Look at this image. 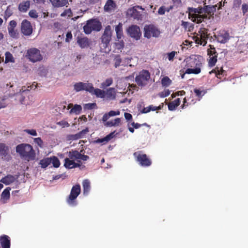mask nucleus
<instances>
[{"mask_svg": "<svg viewBox=\"0 0 248 248\" xmlns=\"http://www.w3.org/2000/svg\"><path fill=\"white\" fill-rule=\"evenodd\" d=\"M30 2L29 0L23 1L18 5V10L21 12H26L29 9Z\"/></svg>", "mask_w": 248, "mask_h": 248, "instance_id": "5701e85b", "label": "nucleus"}, {"mask_svg": "<svg viewBox=\"0 0 248 248\" xmlns=\"http://www.w3.org/2000/svg\"><path fill=\"white\" fill-rule=\"evenodd\" d=\"M114 61L115 67L117 68L119 66L122 62V59L120 56L119 55H116L114 58Z\"/></svg>", "mask_w": 248, "mask_h": 248, "instance_id": "a18cd8bd", "label": "nucleus"}, {"mask_svg": "<svg viewBox=\"0 0 248 248\" xmlns=\"http://www.w3.org/2000/svg\"><path fill=\"white\" fill-rule=\"evenodd\" d=\"M144 37L147 38H150L152 37H157L160 34L158 29L152 24L145 25L144 28Z\"/></svg>", "mask_w": 248, "mask_h": 248, "instance_id": "1a4fd4ad", "label": "nucleus"}, {"mask_svg": "<svg viewBox=\"0 0 248 248\" xmlns=\"http://www.w3.org/2000/svg\"><path fill=\"white\" fill-rule=\"evenodd\" d=\"M89 132L88 128L86 127L85 129L81 130L76 134L69 135L67 136L69 140H75L83 138L85 135Z\"/></svg>", "mask_w": 248, "mask_h": 248, "instance_id": "a211bd4d", "label": "nucleus"}, {"mask_svg": "<svg viewBox=\"0 0 248 248\" xmlns=\"http://www.w3.org/2000/svg\"><path fill=\"white\" fill-rule=\"evenodd\" d=\"M102 24L97 19H91L87 21L83 26V31L86 34H90L92 31H99L102 29Z\"/></svg>", "mask_w": 248, "mask_h": 248, "instance_id": "7ed1b4c3", "label": "nucleus"}, {"mask_svg": "<svg viewBox=\"0 0 248 248\" xmlns=\"http://www.w3.org/2000/svg\"><path fill=\"white\" fill-rule=\"evenodd\" d=\"M209 73L210 74L212 73H215L216 76L219 79H221L223 77L226 75V71L224 70L222 67H217L210 72Z\"/></svg>", "mask_w": 248, "mask_h": 248, "instance_id": "aec40b11", "label": "nucleus"}, {"mask_svg": "<svg viewBox=\"0 0 248 248\" xmlns=\"http://www.w3.org/2000/svg\"><path fill=\"white\" fill-rule=\"evenodd\" d=\"M52 5L56 7L65 6L68 3V0H49Z\"/></svg>", "mask_w": 248, "mask_h": 248, "instance_id": "cd10ccee", "label": "nucleus"}, {"mask_svg": "<svg viewBox=\"0 0 248 248\" xmlns=\"http://www.w3.org/2000/svg\"><path fill=\"white\" fill-rule=\"evenodd\" d=\"M166 11V7L164 6H162L159 8L157 13L160 15H163L165 14Z\"/></svg>", "mask_w": 248, "mask_h": 248, "instance_id": "6e6d98bb", "label": "nucleus"}, {"mask_svg": "<svg viewBox=\"0 0 248 248\" xmlns=\"http://www.w3.org/2000/svg\"><path fill=\"white\" fill-rule=\"evenodd\" d=\"M135 160L139 164L143 167H148L152 164L151 158L142 151H138L133 154Z\"/></svg>", "mask_w": 248, "mask_h": 248, "instance_id": "20e7f679", "label": "nucleus"}, {"mask_svg": "<svg viewBox=\"0 0 248 248\" xmlns=\"http://www.w3.org/2000/svg\"><path fill=\"white\" fill-rule=\"evenodd\" d=\"M115 7V3L113 0H108L104 6V9L105 11L109 12L114 9Z\"/></svg>", "mask_w": 248, "mask_h": 248, "instance_id": "7c9ffc66", "label": "nucleus"}, {"mask_svg": "<svg viewBox=\"0 0 248 248\" xmlns=\"http://www.w3.org/2000/svg\"><path fill=\"white\" fill-rule=\"evenodd\" d=\"M26 57L30 61L32 62H39L43 59V56L40 53V51L36 48H31L28 49Z\"/></svg>", "mask_w": 248, "mask_h": 248, "instance_id": "0eeeda50", "label": "nucleus"}, {"mask_svg": "<svg viewBox=\"0 0 248 248\" xmlns=\"http://www.w3.org/2000/svg\"><path fill=\"white\" fill-rule=\"evenodd\" d=\"M24 132H25L26 133H28V134H30L31 135L33 136H36L37 135V132L36 130L35 129H25Z\"/></svg>", "mask_w": 248, "mask_h": 248, "instance_id": "3c124183", "label": "nucleus"}, {"mask_svg": "<svg viewBox=\"0 0 248 248\" xmlns=\"http://www.w3.org/2000/svg\"><path fill=\"white\" fill-rule=\"evenodd\" d=\"M120 112L119 110H117V111L110 110V111H109L108 113L109 117L116 116V115H119L120 114Z\"/></svg>", "mask_w": 248, "mask_h": 248, "instance_id": "5fc2aeb1", "label": "nucleus"}, {"mask_svg": "<svg viewBox=\"0 0 248 248\" xmlns=\"http://www.w3.org/2000/svg\"><path fill=\"white\" fill-rule=\"evenodd\" d=\"M193 21L197 23H201L208 18V15L206 14H193L192 15Z\"/></svg>", "mask_w": 248, "mask_h": 248, "instance_id": "4be33fe9", "label": "nucleus"}, {"mask_svg": "<svg viewBox=\"0 0 248 248\" xmlns=\"http://www.w3.org/2000/svg\"><path fill=\"white\" fill-rule=\"evenodd\" d=\"M121 123V119L117 118L113 121L106 122L104 125L108 127L118 126Z\"/></svg>", "mask_w": 248, "mask_h": 248, "instance_id": "c9c22d12", "label": "nucleus"}, {"mask_svg": "<svg viewBox=\"0 0 248 248\" xmlns=\"http://www.w3.org/2000/svg\"><path fill=\"white\" fill-rule=\"evenodd\" d=\"M137 8L143 10V9L141 6H138L133 7V8L128 9V14L134 19L139 20L142 18V14L140 12L137 10Z\"/></svg>", "mask_w": 248, "mask_h": 248, "instance_id": "f3484780", "label": "nucleus"}, {"mask_svg": "<svg viewBox=\"0 0 248 248\" xmlns=\"http://www.w3.org/2000/svg\"><path fill=\"white\" fill-rule=\"evenodd\" d=\"M72 34L71 32H70V31L68 32L66 35L65 41L66 42H69L70 41V40L72 39Z\"/></svg>", "mask_w": 248, "mask_h": 248, "instance_id": "680f3d73", "label": "nucleus"}, {"mask_svg": "<svg viewBox=\"0 0 248 248\" xmlns=\"http://www.w3.org/2000/svg\"><path fill=\"white\" fill-rule=\"evenodd\" d=\"M171 83V80L168 77H165L161 79V84L163 87H167Z\"/></svg>", "mask_w": 248, "mask_h": 248, "instance_id": "ea45409f", "label": "nucleus"}, {"mask_svg": "<svg viewBox=\"0 0 248 248\" xmlns=\"http://www.w3.org/2000/svg\"><path fill=\"white\" fill-rule=\"evenodd\" d=\"M0 156L3 160L7 161L11 158L9 154V148L6 144L0 143Z\"/></svg>", "mask_w": 248, "mask_h": 248, "instance_id": "ddd939ff", "label": "nucleus"}, {"mask_svg": "<svg viewBox=\"0 0 248 248\" xmlns=\"http://www.w3.org/2000/svg\"><path fill=\"white\" fill-rule=\"evenodd\" d=\"M163 104H162V105H160L159 106H154L153 105H150L149 108L150 109V111H155V110H158L162 109L163 107Z\"/></svg>", "mask_w": 248, "mask_h": 248, "instance_id": "09e8293b", "label": "nucleus"}, {"mask_svg": "<svg viewBox=\"0 0 248 248\" xmlns=\"http://www.w3.org/2000/svg\"><path fill=\"white\" fill-rule=\"evenodd\" d=\"M34 142L40 147H42L43 146V141L41 138H34Z\"/></svg>", "mask_w": 248, "mask_h": 248, "instance_id": "8fccbe9b", "label": "nucleus"}, {"mask_svg": "<svg viewBox=\"0 0 248 248\" xmlns=\"http://www.w3.org/2000/svg\"><path fill=\"white\" fill-rule=\"evenodd\" d=\"M16 22L15 20H11L9 22V25L8 29H15L16 26Z\"/></svg>", "mask_w": 248, "mask_h": 248, "instance_id": "4d7b16f0", "label": "nucleus"}, {"mask_svg": "<svg viewBox=\"0 0 248 248\" xmlns=\"http://www.w3.org/2000/svg\"><path fill=\"white\" fill-rule=\"evenodd\" d=\"M82 110V107L80 105H75L73 108L70 110V113H74L76 114H79Z\"/></svg>", "mask_w": 248, "mask_h": 248, "instance_id": "58836bf2", "label": "nucleus"}, {"mask_svg": "<svg viewBox=\"0 0 248 248\" xmlns=\"http://www.w3.org/2000/svg\"><path fill=\"white\" fill-rule=\"evenodd\" d=\"M50 157L51 163L53 164V166L55 168H58L60 165V162L58 158L55 156H53Z\"/></svg>", "mask_w": 248, "mask_h": 248, "instance_id": "a19ab883", "label": "nucleus"}, {"mask_svg": "<svg viewBox=\"0 0 248 248\" xmlns=\"http://www.w3.org/2000/svg\"><path fill=\"white\" fill-rule=\"evenodd\" d=\"M177 53L176 51H172L171 52L168 54V58L169 61H173L175 57V54Z\"/></svg>", "mask_w": 248, "mask_h": 248, "instance_id": "603ef678", "label": "nucleus"}, {"mask_svg": "<svg viewBox=\"0 0 248 248\" xmlns=\"http://www.w3.org/2000/svg\"><path fill=\"white\" fill-rule=\"evenodd\" d=\"M15 180V177L11 175H7L4 177L2 178L0 182L3 184L8 185L13 183Z\"/></svg>", "mask_w": 248, "mask_h": 248, "instance_id": "c85d7f7f", "label": "nucleus"}, {"mask_svg": "<svg viewBox=\"0 0 248 248\" xmlns=\"http://www.w3.org/2000/svg\"><path fill=\"white\" fill-rule=\"evenodd\" d=\"M91 94H94L96 96V97L101 98H104L105 97V91L98 88H93V91Z\"/></svg>", "mask_w": 248, "mask_h": 248, "instance_id": "72a5a7b5", "label": "nucleus"}, {"mask_svg": "<svg viewBox=\"0 0 248 248\" xmlns=\"http://www.w3.org/2000/svg\"><path fill=\"white\" fill-rule=\"evenodd\" d=\"M194 92L195 93L196 95L198 97H200L202 95V91H201L199 89H195L194 90Z\"/></svg>", "mask_w": 248, "mask_h": 248, "instance_id": "338daca9", "label": "nucleus"}, {"mask_svg": "<svg viewBox=\"0 0 248 248\" xmlns=\"http://www.w3.org/2000/svg\"><path fill=\"white\" fill-rule=\"evenodd\" d=\"M170 94V91L169 90H165L159 93V96L161 98H164L169 96Z\"/></svg>", "mask_w": 248, "mask_h": 248, "instance_id": "de8ad7c7", "label": "nucleus"}, {"mask_svg": "<svg viewBox=\"0 0 248 248\" xmlns=\"http://www.w3.org/2000/svg\"><path fill=\"white\" fill-rule=\"evenodd\" d=\"M15 62L14 58L13 55L9 52H6L5 53V62L8 63L9 62Z\"/></svg>", "mask_w": 248, "mask_h": 248, "instance_id": "79ce46f5", "label": "nucleus"}, {"mask_svg": "<svg viewBox=\"0 0 248 248\" xmlns=\"http://www.w3.org/2000/svg\"><path fill=\"white\" fill-rule=\"evenodd\" d=\"M150 112V109L149 106L147 107L144 108L140 112L141 113H147L148 112Z\"/></svg>", "mask_w": 248, "mask_h": 248, "instance_id": "774afa93", "label": "nucleus"}, {"mask_svg": "<svg viewBox=\"0 0 248 248\" xmlns=\"http://www.w3.org/2000/svg\"><path fill=\"white\" fill-rule=\"evenodd\" d=\"M74 89L76 92L83 91V82H79L75 83L74 85Z\"/></svg>", "mask_w": 248, "mask_h": 248, "instance_id": "37998d69", "label": "nucleus"}, {"mask_svg": "<svg viewBox=\"0 0 248 248\" xmlns=\"http://www.w3.org/2000/svg\"><path fill=\"white\" fill-rule=\"evenodd\" d=\"M80 165L75 163L74 160H70L69 157L64 159V166L67 169H73L79 167Z\"/></svg>", "mask_w": 248, "mask_h": 248, "instance_id": "412c9836", "label": "nucleus"}, {"mask_svg": "<svg viewBox=\"0 0 248 248\" xmlns=\"http://www.w3.org/2000/svg\"><path fill=\"white\" fill-rule=\"evenodd\" d=\"M131 125L133 126L134 128L138 129L140 128L141 125H147V124L146 123H144L143 124H141L139 123L133 122L131 123Z\"/></svg>", "mask_w": 248, "mask_h": 248, "instance_id": "bf43d9fd", "label": "nucleus"}, {"mask_svg": "<svg viewBox=\"0 0 248 248\" xmlns=\"http://www.w3.org/2000/svg\"><path fill=\"white\" fill-rule=\"evenodd\" d=\"M116 93L114 88H109L105 91V97L107 99H114L115 98Z\"/></svg>", "mask_w": 248, "mask_h": 248, "instance_id": "a878e982", "label": "nucleus"}, {"mask_svg": "<svg viewBox=\"0 0 248 248\" xmlns=\"http://www.w3.org/2000/svg\"><path fill=\"white\" fill-rule=\"evenodd\" d=\"M0 244L2 248H10L11 240L9 236L5 234L0 236Z\"/></svg>", "mask_w": 248, "mask_h": 248, "instance_id": "6ab92c4d", "label": "nucleus"}, {"mask_svg": "<svg viewBox=\"0 0 248 248\" xmlns=\"http://www.w3.org/2000/svg\"><path fill=\"white\" fill-rule=\"evenodd\" d=\"M186 65L187 67H193L194 68H187L186 71V73L198 74L201 71V67L202 63L199 59L196 58V56H193L190 57L186 61Z\"/></svg>", "mask_w": 248, "mask_h": 248, "instance_id": "f03ea898", "label": "nucleus"}, {"mask_svg": "<svg viewBox=\"0 0 248 248\" xmlns=\"http://www.w3.org/2000/svg\"><path fill=\"white\" fill-rule=\"evenodd\" d=\"M81 192L80 186L79 184L74 186L71 190L70 195L66 199L67 202L71 206L77 204L76 200Z\"/></svg>", "mask_w": 248, "mask_h": 248, "instance_id": "423d86ee", "label": "nucleus"}, {"mask_svg": "<svg viewBox=\"0 0 248 248\" xmlns=\"http://www.w3.org/2000/svg\"><path fill=\"white\" fill-rule=\"evenodd\" d=\"M113 82V79L111 78H108L106 80L101 83L102 87L106 88L112 84Z\"/></svg>", "mask_w": 248, "mask_h": 248, "instance_id": "c03bdc74", "label": "nucleus"}, {"mask_svg": "<svg viewBox=\"0 0 248 248\" xmlns=\"http://www.w3.org/2000/svg\"><path fill=\"white\" fill-rule=\"evenodd\" d=\"M83 188V194L86 195L88 194L90 190L91 186L90 181L87 180H83L82 182Z\"/></svg>", "mask_w": 248, "mask_h": 248, "instance_id": "473e14b6", "label": "nucleus"}, {"mask_svg": "<svg viewBox=\"0 0 248 248\" xmlns=\"http://www.w3.org/2000/svg\"><path fill=\"white\" fill-rule=\"evenodd\" d=\"M242 2V0H234L233 6L235 7H239Z\"/></svg>", "mask_w": 248, "mask_h": 248, "instance_id": "0e129e2a", "label": "nucleus"}, {"mask_svg": "<svg viewBox=\"0 0 248 248\" xmlns=\"http://www.w3.org/2000/svg\"><path fill=\"white\" fill-rule=\"evenodd\" d=\"M38 86V85L37 83L34 82L30 86H28V88H30V89H25V87L24 86V87H22V89L20 90V92L19 93H21V94L23 93H25L26 92V91H29L30 90H31V89H35L36 88H37V87Z\"/></svg>", "mask_w": 248, "mask_h": 248, "instance_id": "4c0bfd02", "label": "nucleus"}, {"mask_svg": "<svg viewBox=\"0 0 248 248\" xmlns=\"http://www.w3.org/2000/svg\"><path fill=\"white\" fill-rule=\"evenodd\" d=\"M77 42L81 48H87L92 45V41L87 37L78 36Z\"/></svg>", "mask_w": 248, "mask_h": 248, "instance_id": "2eb2a0df", "label": "nucleus"}, {"mask_svg": "<svg viewBox=\"0 0 248 248\" xmlns=\"http://www.w3.org/2000/svg\"><path fill=\"white\" fill-rule=\"evenodd\" d=\"M116 46L118 49H122L124 46V42L123 41H120L119 42L116 43Z\"/></svg>", "mask_w": 248, "mask_h": 248, "instance_id": "e2e57ef3", "label": "nucleus"}, {"mask_svg": "<svg viewBox=\"0 0 248 248\" xmlns=\"http://www.w3.org/2000/svg\"><path fill=\"white\" fill-rule=\"evenodd\" d=\"M94 87L92 83H83V91H86L92 93L93 91Z\"/></svg>", "mask_w": 248, "mask_h": 248, "instance_id": "e433bc0d", "label": "nucleus"}, {"mask_svg": "<svg viewBox=\"0 0 248 248\" xmlns=\"http://www.w3.org/2000/svg\"><path fill=\"white\" fill-rule=\"evenodd\" d=\"M242 12L245 15L248 11V4L244 3L242 5Z\"/></svg>", "mask_w": 248, "mask_h": 248, "instance_id": "13d9d810", "label": "nucleus"}, {"mask_svg": "<svg viewBox=\"0 0 248 248\" xmlns=\"http://www.w3.org/2000/svg\"><path fill=\"white\" fill-rule=\"evenodd\" d=\"M96 106L95 103H89L85 105V108L88 109H92Z\"/></svg>", "mask_w": 248, "mask_h": 248, "instance_id": "052dcab7", "label": "nucleus"}, {"mask_svg": "<svg viewBox=\"0 0 248 248\" xmlns=\"http://www.w3.org/2000/svg\"><path fill=\"white\" fill-rule=\"evenodd\" d=\"M16 152L20 156L28 161L34 160L36 157V154L32 147L29 144L21 143L16 147Z\"/></svg>", "mask_w": 248, "mask_h": 248, "instance_id": "f257e3e1", "label": "nucleus"}, {"mask_svg": "<svg viewBox=\"0 0 248 248\" xmlns=\"http://www.w3.org/2000/svg\"><path fill=\"white\" fill-rule=\"evenodd\" d=\"M11 188L9 187L5 188L1 193V200L3 203H5L6 201L9 199L10 194V190Z\"/></svg>", "mask_w": 248, "mask_h": 248, "instance_id": "393cba45", "label": "nucleus"}, {"mask_svg": "<svg viewBox=\"0 0 248 248\" xmlns=\"http://www.w3.org/2000/svg\"><path fill=\"white\" fill-rule=\"evenodd\" d=\"M208 30L205 28H201L196 35L193 36V39L197 44L205 46L209 38Z\"/></svg>", "mask_w": 248, "mask_h": 248, "instance_id": "39448f33", "label": "nucleus"}, {"mask_svg": "<svg viewBox=\"0 0 248 248\" xmlns=\"http://www.w3.org/2000/svg\"><path fill=\"white\" fill-rule=\"evenodd\" d=\"M180 104V98H177L175 99L174 101H171L168 104V108L170 110H174L178 106H179Z\"/></svg>", "mask_w": 248, "mask_h": 248, "instance_id": "c756f323", "label": "nucleus"}, {"mask_svg": "<svg viewBox=\"0 0 248 248\" xmlns=\"http://www.w3.org/2000/svg\"><path fill=\"white\" fill-rule=\"evenodd\" d=\"M150 78V74L148 70H142L135 78L137 84L141 87L145 86Z\"/></svg>", "mask_w": 248, "mask_h": 248, "instance_id": "6e6552de", "label": "nucleus"}, {"mask_svg": "<svg viewBox=\"0 0 248 248\" xmlns=\"http://www.w3.org/2000/svg\"><path fill=\"white\" fill-rule=\"evenodd\" d=\"M112 36V31L111 27L108 25L106 27L104 33L101 38L103 46L105 48L107 47L109 44Z\"/></svg>", "mask_w": 248, "mask_h": 248, "instance_id": "9d476101", "label": "nucleus"}, {"mask_svg": "<svg viewBox=\"0 0 248 248\" xmlns=\"http://www.w3.org/2000/svg\"><path fill=\"white\" fill-rule=\"evenodd\" d=\"M8 32L11 37L16 38L17 37L18 33L17 31L15 29H8Z\"/></svg>", "mask_w": 248, "mask_h": 248, "instance_id": "49530a36", "label": "nucleus"}, {"mask_svg": "<svg viewBox=\"0 0 248 248\" xmlns=\"http://www.w3.org/2000/svg\"><path fill=\"white\" fill-rule=\"evenodd\" d=\"M51 164L50 157H46L40 160L39 164L42 168L45 169Z\"/></svg>", "mask_w": 248, "mask_h": 248, "instance_id": "f704fd0d", "label": "nucleus"}, {"mask_svg": "<svg viewBox=\"0 0 248 248\" xmlns=\"http://www.w3.org/2000/svg\"><path fill=\"white\" fill-rule=\"evenodd\" d=\"M124 116L126 120L129 121L132 120V116L130 113L125 112L124 113Z\"/></svg>", "mask_w": 248, "mask_h": 248, "instance_id": "69168bd1", "label": "nucleus"}, {"mask_svg": "<svg viewBox=\"0 0 248 248\" xmlns=\"http://www.w3.org/2000/svg\"><path fill=\"white\" fill-rule=\"evenodd\" d=\"M128 32L131 37L136 40L139 39L141 36L140 29L137 25H132L128 29Z\"/></svg>", "mask_w": 248, "mask_h": 248, "instance_id": "dca6fc26", "label": "nucleus"}, {"mask_svg": "<svg viewBox=\"0 0 248 248\" xmlns=\"http://www.w3.org/2000/svg\"><path fill=\"white\" fill-rule=\"evenodd\" d=\"M215 37L218 42L225 44L229 40L230 36L228 31L222 30L220 31L217 35H215Z\"/></svg>", "mask_w": 248, "mask_h": 248, "instance_id": "4468645a", "label": "nucleus"}, {"mask_svg": "<svg viewBox=\"0 0 248 248\" xmlns=\"http://www.w3.org/2000/svg\"><path fill=\"white\" fill-rule=\"evenodd\" d=\"M29 16L32 18H36L38 17V14L35 10H31L29 13Z\"/></svg>", "mask_w": 248, "mask_h": 248, "instance_id": "864d4df0", "label": "nucleus"}, {"mask_svg": "<svg viewBox=\"0 0 248 248\" xmlns=\"http://www.w3.org/2000/svg\"><path fill=\"white\" fill-rule=\"evenodd\" d=\"M117 38L120 39L123 36V25L121 23H119L118 25L115 27V29Z\"/></svg>", "mask_w": 248, "mask_h": 248, "instance_id": "2f4dec72", "label": "nucleus"}, {"mask_svg": "<svg viewBox=\"0 0 248 248\" xmlns=\"http://www.w3.org/2000/svg\"><path fill=\"white\" fill-rule=\"evenodd\" d=\"M21 31L25 36H30L32 33L33 29L30 21L24 19L21 24Z\"/></svg>", "mask_w": 248, "mask_h": 248, "instance_id": "f8f14e48", "label": "nucleus"}, {"mask_svg": "<svg viewBox=\"0 0 248 248\" xmlns=\"http://www.w3.org/2000/svg\"><path fill=\"white\" fill-rule=\"evenodd\" d=\"M209 47L210 48L207 50V53L210 58L208 64L210 66L213 67L217 62V53L213 46L210 45Z\"/></svg>", "mask_w": 248, "mask_h": 248, "instance_id": "9b49d317", "label": "nucleus"}, {"mask_svg": "<svg viewBox=\"0 0 248 248\" xmlns=\"http://www.w3.org/2000/svg\"><path fill=\"white\" fill-rule=\"evenodd\" d=\"M82 152V150L80 151V152H79L76 150L70 151L68 153V156L71 159L77 160L78 161H79L78 159H79L80 156V155L81 152Z\"/></svg>", "mask_w": 248, "mask_h": 248, "instance_id": "bb28decb", "label": "nucleus"}, {"mask_svg": "<svg viewBox=\"0 0 248 248\" xmlns=\"http://www.w3.org/2000/svg\"><path fill=\"white\" fill-rule=\"evenodd\" d=\"M209 8H211V6L209 5L205 6L204 8H193L191 9L190 12H194V14H205L206 12H210V11L208 10Z\"/></svg>", "mask_w": 248, "mask_h": 248, "instance_id": "b1692460", "label": "nucleus"}]
</instances>
